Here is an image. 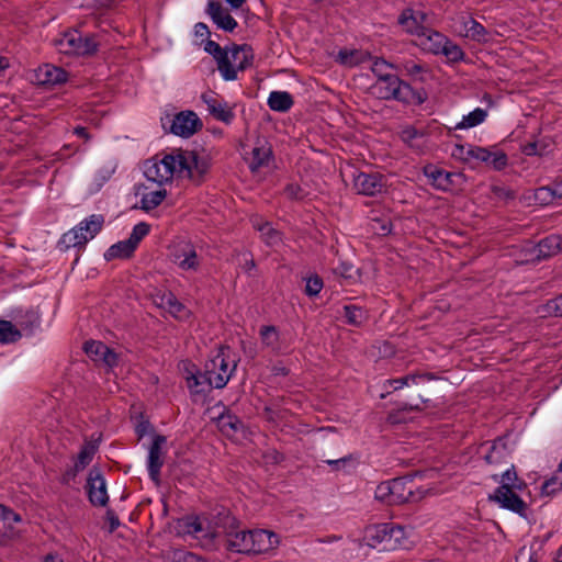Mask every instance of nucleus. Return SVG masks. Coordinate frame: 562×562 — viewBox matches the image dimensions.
Returning a JSON list of instances; mask_svg holds the SVG:
<instances>
[{"mask_svg": "<svg viewBox=\"0 0 562 562\" xmlns=\"http://www.w3.org/2000/svg\"><path fill=\"white\" fill-rule=\"evenodd\" d=\"M542 193H550L552 198L561 199L562 198V179L553 181L550 187L540 188L537 192V196H539Z\"/></svg>", "mask_w": 562, "mask_h": 562, "instance_id": "680f3d73", "label": "nucleus"}, {"mask_svg": "<svg viewBox=\"0 0 562 562\" xmlns=\"http://www.w3.org/2000/svg\"><path fill=\"white\" fill-rule=\"evenodd\" d=\"M491 501H494L501 505V507L512 510L521 517L527 516V504L524 499L513 491V486L509 483H502L490 496Z\"/></svg>", "mask_w": 562, "mask_h": 562, "instance_id": "ddd939ff", "label": "nucleus"}, {"mask_svg": "<svg viewBox=\"0 0 562 562\" xmlns=\"http://www.w3.org/2000/svg\"><path fill=\"white\" fill-rule=\"evenodd\" d=\"M194 35L196 37L205 38L206 41L210 37L211 32L205 23L199 22L194 25Z\"/></svg>", "mask_w": 562, "mask_h": 562, "instance_id": "774afa93", "label": "nucleus"}, {"mask_svg": "<svg viewBox=\"0 0 562 562\" xmlns=\"http://www.w3.org/2000/svg\"><path fill=\"white\" fill-rule=\"evenodd\" d=\"M136 249L132 246L127 239L117 241L112 245L105 252L104 259L111 261L113 259H127L131 258Z\"/></svg>", "mask_w": 562, "mask_h": 562, "instance_id": "f704fd0d", "label": "nucleus"}, {"mask_svg": "<svg viewBox=\"0 0 562 562\" xmlns=\"http://www.w3.org/2000/svg\"><path fill=\"white\" fill-rule=\"evenodd\" d=\"M283 194L289 200L300 201L305 198L304 189L297 183H288L283 189Z\"/></svg>", "mask_w": 562, "mask_h": 562, "instance_id": "6e6d98bb", "label": "nucleus"}, {"mask_svg": "<svg viewBox=\"0 0 562 562\" xmlns=\"http://www.w3.org/2000/svg\"><path fill=\"white\" fill-rule=\"evenodd\" d=\"M424 133L415 128L414 126H408L404 128L401 133V138L404 143L408 144L409 146H414V140L423 137Z\"/></svg>", "mask_w": 562, "mask_h": 562, "instance_id": "bf43d9fd", "label": "nucleus"}, {"mask_svg": "<svg viewBox=\"0 0 562 562\" xmlns=\"http://www.w3.org/2000/svg\"><path fill=\"white\" fill-rule=\"evenodd\" d=\"M363 542L370 548H380L392 551L406 548L407 537L405 528L393 522L370 525L364 528Z\"/></svg>", "mask_w": 562, "mask_h": 562, "instance_id": "20e7f679", "label": "nucleus"}, {"mask_svg": "<svg viewBox=\"0 0 562 562\" xmlns=\"http://www.w3.org/2000/svg\"><path fill=\"white\" fill-rule=\"evenodd\" d=\"M22 337V333L11 322L0 319V342L12 344Z\"/></svg>", "mask_w": 562, "mask_h": 562, "instance_id": "a19ab883", "label": "nucleus"}, {"mask_svg": "<svg viewBox=\"0 0 562 562\" xmlns=\"http://www.w3.org/2000/svg\"><path fill=\"white\" fill-rule=\"evenodd\" d=\"M178 176L188 177L193 183L201 184L210 170V160L194 150H178Z\"/></svg>", "mask_w": 562, "mask_h": 562, "instance_id": "6e6552de", "label": "nucleus"}, {"mask_svg": "<svg viewBox=\"0 0 562 562\" xmlns=\"http://www.w3.org/2000/svg\"><path fill=\"white\" fill-rule=\"evenodd\" d=\"M439 54H443L451 63L461 61L465 56L462 48L450 40H448L445 46L441 47V52Z\"/></svg>", "mask_w": 562, "mask_h": 562, "instance_id": "de8ad7c7", "label": "nucleus"}, {"mask_svg": "<svg viewBox=\"0 0 562 562\" xmlns=\"http://www.w3.org/2000/svg\"><path fill=\"white\" fill-rule=\"evenodd\" d=\"M184 379L190 393L193 395H205L212 389H223L227 384L226 375H211L206 372V369L202 372L192 363L184 364Z\"/></svg>", "mask_w": 562, "mask_h": 562, "instance_id": "0eeeda50", "label": "nucleus"}, {"mask_svg": "<svg viewBox=\"0 0 562 562\" xmlns=\"http://www.w3.org/2000/svg\"><path fill=\"white\" fill-rule=\"evenodd\" d=\"M279 543L278 536L265 529H239V525L229 529L226 536L220 535V546L227 551L239 554H260L273 549Z\"/></svg>", "mask_w": 562, "mask_h": 562, "instance_id": "f257e3e1", "label": "nucleus"}, {"mask_svg": "<svg viewBox=\"0 0 562 562\" xmlns=\"http://www.w3.org/2000/svg\"><path fill=\"white\" fill-rule=\"evenodd\" d=\"M260 337L262 342L272 351H277L279 349V333L276 326H262L260 328Z\"/></svg>", "mask_w": 562, "mask_h": 562, "instance_id": "a18cd8bd", "label": "nucleus"}, {"mask_svg": "<svg viewBox=\"0 0 562 562\" xmlns=\"http://www.w3.org/2000/svg\"><path fill=\"white\" fill-rule=\"evenodd\" d=\"M423 497L424 492L419 490L412 475L381 482L374 491V498L389 506L414 503Z\"/></svg>", "mask_w": 562, "mask_h": 562, "instance_id": "7ed1b4c3", "label": "nucleus"}, {"mask_svg": "<svg viewBox=\"0 0 562 562\" xmlns=\"http://www.w3.org/2000/svg\"><path fill=\"white\" fill-rule=\"evenodd\" d=\"M3 519L9 533L13 529L14 524L21 521V516L12 509L3 506Z\"/></svg>", "mask_w": 562, "mask_h": 562, "instance_id": "052dcab7", "label": "nucleus"}, {"mask_svg": "<svg viewBox=\"0 0 562 562\" xmlns=\"http://www.w3.org/2000/svg\"><path fill=\"white\" fill-rule=\"evenodd\" d=\"M461 23V33L475 42L484 43L488 40V32L487 30L479 23L472 16H461L460 18Z\"/></svg>", "mask_w": 562, "mask_h": 562, "instance_id": "cd10ccee", "label": "nucleus"}, {"mask_svg": "<svg viewBox=\"0 0 562 562\" xmlns=\"http://www.w3.org/2000/svg\"><path fill=\"white\" fill-rule=\"evenodd\" d=\"M178 527L183 535L192 536L206 550H216L220 547L221 532L212 528L205 518L189 515L178 520Z\"/></svg>", "mask_w": 562, "mask_h": 562, "instance_id": "39448f33", "label": "nucleus"}, {"mask_svg": "<svg viewBox=\"0 0 562 562\" xmlns=\"http://www.w3.org/2000/svg\"><path fill=\"white\" fill-rule=\"evenodd\" d=\"M55 45L63 54L92 56L98 52L100 44L95 34L83 35L78 30H69L55 41Z\"/></svg>", "mask_w": 562, "mask_h": 562, "instance_id": "423d86ee", "label": "nucleus"}, {"mask_svg": "<svg viewBox=\"0 0 562 562\" xmlns=\"http://www.w3.org/2000/svg\"><path fill=\"white\" fill-rule=\"evenodd\" d=\"M486 446V452L483 454V459L486 463L498 465L507 462L510 456V450L504 437L496 438L490 445L488 442L483 443L481 446V449H483Z\"/></svg>", "mask_w": 562, "mask_h": 562, "instance_id": "aec40b11", "label": "nucleus"}, {"mask_svg": "<svg viewBox=\"0 0 562 562\" xmlns=\"http://www.w3.org/2000/svg\"><path fill=\"white\" fill-rule=\"evenodd\" d=\"M344 317L347 324L352 326H361L368 321V312L360 306L349 304L342 307Z\"/></svg>", "mask_w": 562, "mask_h": 562, "instance_id": "c9c22d12", "label": "nucleus"}, {"mask_svg": "<svg viewBox=\"0 0 562 562\" xmlns=\"http://www.w3.org/2000/svg\"><path fill=\"white\" fill-rule=\"evenodd\" d=\"M467 158L470 159V161L474 159L487 164L492 158V151L484 147L470 145L467 149Z\"/></svg>", "mask_w": 562, "mask_h": 562, "instance_id": "603ef678", "label": "nucleus"}, {"mask_svg": "<svg viewBox=\"0 0 562 562\" xmlns=\"http://www.w3.org/2000/svg\"><path fill=\"white\" fill-rule=\"evenodd\" d=\"M268 106L276 112H288L293 106V97L286 91H272L268 97Z\"/></svg>", "mask_w": 562, "mask_h": 562, "instance_id": "473e14b6", "label": "nucleus"}, {"mask_svg": "<svg viewBox=\"0 0 562 562\" xmlns=\"http://www.w3.org/2000/svg\"><path fill=\"white\" fill-rule=\"evenodd\" d=\"M370 91L379 100H395L405 105H420L427 100V92L424 89L413 88L394 74L375 80Z\"/></svg>", "mask_w": 562, "mask_h": 562, "instance_id": "f03ea898", "label": "nucleus"}, {"mask_svg": "<svg viewBox=\"0 0 562 562\" xmlns=\"http://www.w3.org/2000/svg\"><path fill=\"white\" fill-rule=\"evenodd\" d=\"M173 262L182 270L196 271L200 267V261L195 248L190 243L179 244L172 254Z\"/></svg>", "mask_w": 562, "mask_h": 562, "instance_id": "6ab92c4d", "label": "nucleus"}, {"mask_svg": "<svg viewBox=\"0 0 562 562\" xmlns=\"http://www.w3.org/2000/svg\"><path fill=\"white\" fill-rule=\"evenodd\" d=\"M371 59L372 56L369 52L360 49H341L337 55V61L348 67H355Z\"/></svg>", "mask_w": 562, "mask_h": 562, "instance_id": "2f4dec72", "label": "nucleus"}, {"mask_svg": "<svg viewBox=\"0 0 562 562\" xmlns=\"http://www.w3.org/2000/svg\"><path fill=\"white\" fill-rule=\"evenodd\" d=\"M562 249V238L559 235H549L542 238L535 247L538 260L547 259L558 255Z\"/></svg>", "mask_w": 562, "mask_h": 562, "instance_id": "c85d7f7f", "label": "nucleus"}, {"mask_svg": "<svg viewBox=\"0 0 562 562\" xmlns=\"http://www.w3.org/2000/svg\"><path fill=\"white\" fill-rule=\"evenodd\" d=\"M422 38L423 45H427V42H429L428 48L434 54H439L441 52V47H443L448 41V38L445 35L431 29H428L427 32L422 36Z\"/></svg>", "mask_w": 562, "mask_h": 562, "instance_id": "58836bf2", "label": "nucleus"}, {"mask_svg": "<svg viewBox=\"0 0 562 562\" xmlns=\"http://www.w3.org/2000/svg\"><path fill=\"white\" fill-rule=\"evenodd\" d=\"M546 308L549 313H553L554 316L562 317V294L549 300L546 304Z\"/></svg>", "mask_w": 562, "mask_h": 562, "instance_id": "e2e57ef3", "label": "nucleus"}, {"mask_svg": "<svg viewBox=\"0 0 562 562\" xmlns=\"http://www.w3.org/2000/svg\"><path fill=\"white\" fill-rule=\"evenodd\" d=\"M150 232V225L145 222H139L133 227V231L127 238L132 246L136 249L140 240Z\"/></svg>", "mask_w": 562, "mask_h": 562, "instance_id": "3c124183", "label": "nucleus"}, {"mask_svg": "<svg viewBox=\"0 0 562 562\" xmlns=\"http://www.w3.org/2000/svg\"><path fill=\"white\" fill-rule=\"evenodd\" d=\"M251 156L249 169L251 172H257L260 168L269 165L273 157L272 147L266 139L258 138L251 150Z\"/></svg>", "mask_w": 562, "mask_h": 562, "instance_id": "a878e982", "label": "nucleus"}, {"mask_svg": "<svg viewBox=\"0 0 562 562\" xmlns=\"http://www.w3.org/2000/svg\"><path fill=\"white\" fill-rule=\"evenodd\" d=\"M86 490L88 498L93 506H106L109 502L106 483L99 468L93 467L89 470Z\"/></svg>", "mask_w": 562, "mask_h": 562, "instance_id": "4468645a", "label": "nucleus"}, {"mask_svg": "<svg viewBox=\"0 0 562 562\" xmlns=\"http://www.w3.org/2000/svg\"><path fill=\"white\" fill-rule=\"evenodd\" d=\"M214 119L225 124H231L235 117L233 110L227 105L226 102H218V104L211 109L210 113Z\"/></svg>", "mask_w": 562, "mask_h": 562, "instance_id": "49530a36", "label": "nucleus"}, {"mask_svg": "<svg viewBox=\"0 0 562 562\" xmlns=\"http://www.w3.org/2000/svg\"><path fill=\"white\" fill-rule=\"evenodd\" d=\"M435 376L431 373H411L397 379L389 380L387 383L393 390H400L404 386L416 384L419 380H432Z\"/></svg>", "mask_w": 562, "mask_h": 562, "instance_id": "4c0bfd02", "label": "nucleus"}, {"mask_svg": "<svg viewBox=\"0 0 562 562\" xmlns=\"http://www.w3.org/2000/svg\"><path fill=\"white\" fill-rule=\"evenodd\" d=\"M217 426L225 436L229 437L243 428V422L238 416L226 411L218 416Z\"/></svg>", "mask_w": 562, "mask_h": 562, "instance_id": "72a5a7b5", "label": "nucleus"}, {"mask_svg": "<svg viewBox=\"0 0 562 562\" xmlns=\"http://www.w3.org/2000/svg\"><path fill=\"white\" fill-rule=\"evenodd\" d=\"M562 488V460L559 464L558 470L553 473V475L546 480L541 487V493L543 495H552L555 492L560 491Z\"/></svg>", "mask_w": 562, "mask_h": 562, "instance_id": "79ce46f5", "label": "nucleus"}, {"mask_svg": "<svg viewBox=\"0 0 562 562\" xmlns=\"http://www.w3.org/2000/svg\"><path fill=\"white\" fill-rule=\"evenodd\" d=\"M265 458L268 462L278 464L284 461L285 457L282 452L278 451L277 449H270L266 452Z\"/></svg>", "mask_w": 562, "mask_h": 562, "instance_id": "338daca9", "label": "nucleus"}, {"mask_svg": "<svg viewBox=\"0 0 562 562\" xmlns=\"http://www.w3.org/2000/svg\"><path fill=\"white\" fill-rule=\"evenodd\" d=\"M336 274L346 279L352 278L353 266L351 263L341 262L334 269Z\"/></svg>", "mask_w": 562, "mask_h": 562, "instance_id": "0e129e2a", "label": "nucleus"}, {"mask_svg": "<svg viewBox=\"0 0 562 562\" xmlns=\"http://www.w3.org/2000/svg\"><path fill=\"white\" fill-rule=\"evenodd\" d=\"M210 522L212 528L221 532V536H226L229 529H234L239 525L238 520L226 508L218 510Z\"/></svg>", "mask_w": 562, "mask_h": 562, "instance_id": "7c9ffc66", "label": "nucleus"}, {"mask_svg": "<svg viewBox=\"0 0 562 562\" xmlns=\"http://www.w3.org/2000/svg\"><path fill=\"white\" fill-rule=\"evenodd\" d=\"M95 453V447L92 445H85L78 453L77 460L75 462L76 471H82L93 458Z\"/></svg>", "mask_w": 562, "mask_h": 562, "instance_id": "8fccbe9b", "label": "nucleus"}, {"mask_svg": "<svg viewBox=\"0 0 562 562\" xmlns=\"http://www.w3.org/2000/svg\"><path fill=\"white\" fill-rule=\"evenodd\" d=\"M167 439L162 435H155L153 442L149 447L148 459H147V469L149 477L153 482L158 484L160 482V470L164 465V460L161 458V449L166 443Z\"/></svg>", "mask_w": 562, "mask_h": 562, "instance_id": "f3484780", "label": "nucleus"}, {"mask_svg": "<svg viewBox=\"0 0 562 562\" xmlns=\"http://www.w3.org/2000/svg\"><path fill=\"white\" fill-rule=\"evenodd\" d=\"M83 350L93 361H102L109 367L116 364V353L102 341H86L83 345Z\"/></svg>", "mask_w": 562, "mask_h": 562, "instance_id": "412c9836", "label": "nucleus"}, {"mask_svg": "<svg viewBox=\"0 0 562 562\" xmlns=\"http://www.w3.org/2000/svg\"><path fill=\"white\" fill-rule=\"evenodd\" d=\"M371 60V71L376 77V80H382V78L392 75L391 72L387 71L389 69L398 70V65L391 64L382 57H372Z\"/></svg>", "mask_w": 562, "mask_h": 562, "instance_id": "37998d69", "label": "nucleus"}, {"mask_svg": "<svg viewBox=\"0 0 562 562\" xmlns=\"http://www.w3.org/2000/svg\"><path fill=\"white\" fill-rule=\"evenodd\" d=\"M35 78L41 86H56L67 81V72L60 67L45 64L35 71Z\"/></svg>", "mask_w": 562, "mask_h": 562, "instance_id": "b1692460", "label": "nucleus"}, {"mask_svg": "<svg viewBox=\"0 0 562 562\" xmlns=\"http://www.w3.org/2000/svg\"><path fill=\"white\" fill-rule=\"evenodd\" d=\"M228 56L236 74L237 71H244L250 68L255 58L254 49L248 44H234L228 52Z\"/></svg>", "mask_w": 562, "mask_h": 562, "instance_id": "4be33fe9", "label": "nucleus"}, {"mask_svg": "<svg viewBox=\"0 0 562 562\" xmlns=\"http://www.w3.org/2000/svg\"><path fill=\"white\" fill-rule=\"evenodd\" d=\"M254 227L261 233L268 245H276L280 241V233L269 222H254Z\"/></svg>", "mask_w": 562, "mask_h": 562, "instance_id": "c03bdc74", "label": "nucleus"}, {"mask_svg": "<svg viewBox=\"0 0 562 562\" xmlns=\"http://www.w3.org/2000/svg\"><path fill=\"white\" fill-rule=\"evenodd\" d=\"M231 348L221 346L217 353L205 363L206 372L211 375L222 374L227 376V382L236 370V360L229 359Z\"/></svg>", "mask_w": 562, "mask_h": 562, "instance_id": "2eb2a0df", "label": "nucleus"}, {"mask_svg": "<svg viewBox=\"0 0 562 562\" xmlns=\"http://www.w3.org/2000/svg\"><path fill=\"white\" fill-rule=\"evenodd\" d=\"M521 151L527 156L542 155V149H539L538 142H529L521 146Z\"/></svg>", "mask_w": 562, "mask_h": 562, "instance_id": "69168bd1", "label": "nucleus"}, {"mask_svg": "<svg viewBox=\"0 0 562 562\" xmlns=\"http://www.w3.org/2000/svg\"><path fill=\"white\" fill-rule=\"evenodd\" d=\"M204 50L214 57L217 63V69L226 81L236 80L235 68L228 56V52L220 46L218 43L207 38L204 43Z\"/></svg>", "mask_w": 562, "mask_h": 562, "instance_id": "dca6fc26", "label": "nucleus"}, {"mask_svg": "<svg viewBox=\"0 0 562 562\" xmlns=\"http://www.w3.org/2000/svg\"><path fill=\"white\" fill-rule=\"evenodd\" d=\"M15 322L21 328V333L25 335H33L35 329L41 325V316L36 310L30 308L26 311H20L15 315Z\"/></svg>", "mask_w": 562, "mask_h": 562, "instance_id": "c756f323", "label": "nucleus"}, {"mask_svg": "<svg viewBox=\"0 0 562 562\" xmlns=\"http://www.w3.org/2000/svg\"><path fill=\"white\" fill-rule=\"evenodd\" d=\"M487 164L491 165L495 170L501 171L507 166L508 157L502 150L492 151V158Z\"/></svg>", "mask_w": 562, "mask_h": 562, "instance_id": "4d7b16f0", "label": "nucleus"}, {"mask_svg": "<svg viewBox=\"0 0 562 562\" xmlns=\"http://www.w3.org/2000/svg\"><path fill=\"white\" fill-rule=\"evenodd\" d=\"M424 173L431 180V184L438 190L448 191L453 186V178L456 177V173L446 171L434 165L425 166Z\"/></svg>", "mask_w": 562, "mask_h": 562, "instance_id": "bb28decb", "label": "nucleus"}, {"mask_svg": "<svg viewBox=\"0 0 562 562\" xmlns=\"http://www.w3.org/2000/svg\"><path fill=\"white\" fill-rule=\"evenodd\" d=\"M170 133L180 137H191L202 130L203 123L198 114L187 110L177 113L172 119L168 117Z\"/></svg>", "mask_w": 562, "mask_h": 562, "instance_id": "9b49d317", "label": "nucleus"}, {"mask_svg": "<svg viewBox=\"0 0 562 562\" xmlns=\"http://www.w3.org/2000/svg\"><path fill=\"white\" fill-rule=\"evenodd\" d=\"M169 562H209L206 559L186 550H175L168 555Z\"/></svg>", "mask_w": 562, "mask_h": 562, "instance_id": "09e8293b", "label": "nucleus"}, {"mask_svg": "<svg viewBox=\"0 0 562 562\" xmlns=\"http://www.w3.org/2000/svg\"><path fill=\"white\" fill-rule=\"evenodd\" d=\"M398 70H404L408 76H417L426 69L423 64H418L414 60H405L398 66Z\"/></svg>", "mask_w": 562, "mask_h": 562, "instance_id": "13d9d810", "label": "nucleus"}, {"mask_svg": "<svg viewBox=\"0 0 562 562\" xmlns=\"http://www.w3.org/2000/svg\"><path fill=\"white\" fill-rule=\"evenodd\" d=\"M491 192L496 199L505 202L516 198L515 191L506 186L494 184L491 187Z\"/></svg>", "mask_w": 562, "mask_h": 562, "instance_id": "5fc2aeb1", "label": "nucleus"}, {"mask_svg": "<svg viewBox=\"0 0 562 562\" xmlns=\"http://www.w3.org/2000/svg\"><path fill=\"white\" fill-rule=\"evenodd\" d=\"M386 181L379 172L355 171L352 173V188L358 194L374 196L384 191Z\"/></svg>", "mask_w": 562, "mask_h": 562, "instance_id": "f8f14e48", "label": "nucleus"}, {"mask_svg": "<svg viewBox=\"0 0 562 562\" xmlns=\"http://www.w3.org/2000/svg\"><path fill=\"white\" fill-rule=\"evenodd\" d=\"M104 216L101 214H92L81 221L77 227L63 235L61 241L67 247L85 246L90 239L102 229Z\"/></svg>", "mask_w": 562, "mask_h": 562, "instance_id": "1a4fd4ad", "label": "nucleus"}, {"mask_svg": "<svg viewBox=\"0 0 562 562\" xmlns=\"http://www.w3.org/2000/svg\"><path fill=\"white\" fill-rule=\"evenodd\" d=\"M155 303L158 307L166 310L177 319H187L190 315L189 310L176 297L172 292H166L157 295Z\"/></svg>", "mask_w": 562, "mask_h": 562, "instance_id": "393cba45", "label": "nucleus"}, {"mask_svg": "<svg viewBox=\"0 0 562 562\" xmlns=\"http://www.w3.org/2000/svg\"><path fill=\"white\" fill-rule=\"evenodd\" d=\"M166 196H167V191L165 189L145 193V194H143L142 200H140V209L146 212H149V211L156 209L158 205H160Z\"/></svg>", "mask_w": 562, "mask_h": 562, "instance_id": "ea45409f", "label": "nucleus"}, {"mask_svg": "<svg viewBox=\"0 0 562 562\" xmlns=\"http://www.w3.org/2000/svg\"><path fill=\"white\" fill-rule=\"evenodd\" d=\"M206 13L210 15L212 21L225 32H233L238 23L231 15L227 9H225L220 1L209 0Z\"/></svg>", "mask_w": 562, "mask_h": 562, "instance_id": "a211bd4d", "label": "nucleus"}, {"mask_svg": "<svg viewBox=\"0 0 562 562\" xmlns=\"http://www.w3.org/2000/svg\"><path fill=\"white\" fill-rule=\"evenodd\" d=\"M144 175L147 180L159 186L172 180L178 175V162L176 154L165 155L160 160L151 158L145 161Z\"/></svg>", "mask_w": 562, "mask_h": 562, "instance_id": "9d476101", "label": "nucleus"}, {"mask_svg": "<svg viewBox=\"0 0 562 562\" xmlns=\"http://www.w3.org/2000/svg\"><path fill=\"white\" fill-rule=\"evenodd\" d=\"M487 116V112L484 109L476 108L472 112H470L468 115H464L462 121L457 123L454 126V130H465L471 128L474 126H477L479 124L483 123Z\"/></svg>", "mask_w": 562, "mask_h": 562, "instance_id": "e433bc0d", "label": "nucleus"}, {"mask_svg": "<svg viewBox=\"0 0 562 562\" xmlns=\"http://www.w3.org/2000/svg\"><path fill=\"white\" fill-rule=\"evenodd\" d=\"M425 19V13L406 9L398 16V24H401L408 33L422 38L428 30V27L423 25Z\"/></svg>", "mask_w": 562, "mask_h": 562, "instance_id": "5701e85b", "label": "nucleus"}, {"mask_svg": "<svg viewBox=\"0 0 562 562\" xmlns=\"http://www.w3.org/2000/svg\"><path fill=\"white\" fill-rule=\"evenodd\" d=\"M323 279L318 274L311 276L306 279L305 294L307 296H316L323 289Z\"/></svg>", "mask_w": 562, "mask_h": 562, "instance_id": "864d4df0", "label": "nucleus"}]
</instances>
